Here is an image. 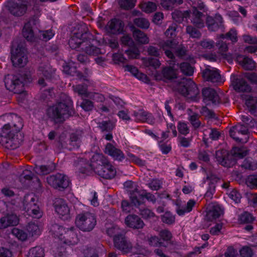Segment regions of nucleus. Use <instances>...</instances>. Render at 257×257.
<instances>
[{
	"label": "nucleus",
	"mask_w": 257,
	"mask_h": 257,
	"mask_svg": "<svg viewBox=\"0 0 257 257\" xmlns=\"http://www.w3.org/2000/svg\"><path fill=\"white\" fill-rule=\"evenodd\" d=\"M147 51L148 53V55L150 56H153L156 57H159L161 55L160 50L153 46H149L147 48Z\"/></svg>",
	"instance_id": "338daca9"
},
{
	"label": "nucleus",
	"mask_w": 257,
	"mask_h": 257,
	"mask_svg": "<svg viewBox=\"0 0 257 257\" xmlns=\"http://www.w3.org/2000/svg\"><path fill=\"white\" fill-rule=\"evenodd\" d=\"M113 240L114 246L123 253H127L131 251L133 248L132 244L126 239L123 233L116 236Z\"/></svg>",
	"instance_id": "f8f14e48"
},
{
	"label": "nucleus",
	"mask_w": 257,
	"mask_h": 257,
	"mask_svg": "<svg viewBox=\"0 0 257 257\" xmlns=\"http://www.w3.org/2000/svg\"><path fill=\"white\" fill-rule=\"evenodd\" d=\"M230 136L235 141L245 143L248 139V128L244 125L238 124L229 130Z\"/></svg>",
	"instance_id": "6e6552de"
},
{
	"label": "nucleus",
	"mask_w": 257,
	"mask_h": 257,
	"mask_svg": "<svg viewBox=\"0 0 257 257\" xmlns=\"http://www.w3.org/2000/svg\"><path fill=\"white\" fill-rule=\"evenodd\" d=\"M198 29L194 25H188L186 28V33L190 38L199 39L201 37L202 34Z\"/></svg>",
	"instance_id": "2f4dec72"
},
{
	"label": "nucleus",
	"mask_w": 257,
	"mask_h": 257,
	"mask_svg": "<svg viewBox=\"0 0 257 257\" xmlns=\"http://www.w3.org/2000/svg\"><path fill=\"white\" fill-rule=\"evenodd\" d=\"M202 76L204 80L213 83L222 82L221 77L218 70L209 66L203 70Z\"/></svg>",
	"instance_id": "9b49d317"
},
{
	"label": "nucleus",
	"mask_w": 257,
	"mask_h": 257,
	"mask_svg": "<svg viewBox=\"0 0 257 257\" xmlns=\"http://www.w3.org/2000/svg\"><path fill=\"white\" fill-rule=\"evenodd\" d=\"M180 69L184 75L187 76L192 75L194 73V67L187 62L181 63L180 64Z\"/></svg>",
	"instance_id": "a19ab883"
},
{
	"label": "nucleus",
	"mask_w": 257,
	"mask_h": 257,
	"mask_svg": "<svg viewBox=\"0 0 257 257\" xmlns=\"http://www.w3.org/2000/svg\"><path fill=\"white\" fill-rule=\"evenodd\" d=\"M85 41L73 34L69 40L68 44L72 49H75L80 47L81 49L82 43H84Z\"/></svg>",
	"instance_id": "58836bf2"
},
{
	"label": "nucleus",
	"mask_w": 257,
	"mask_h": 257,
	"mask_svg": "<svg viewBox=\"0 0 257 257\" xmlns=\"http://www.w3.org/2000/svg\"><path fill=\"white\" fill-rule=\"evenodd\" d=\"M75 165H80L81 167L80 171L82 173L85 174L90 170H94L98 174L106 179H110L113 178L116 174V171L110 164L107 159L103 155L96 154L93 156L92 163L89 164L87 160L82 158H78L74 162Z\"/></svg>",
	"instance_id": "f257e3e1"
},
{
	"label": "nucleus",
	"mask_w": 257,
	"mask_h": 257,
	"mask_svg": "<svg viewBox=\"0 0 257 257\" xmlns=\"http://www.w3.org/2000/svg\"><path fill=\"white\" fill-rule=\"evenodd\" d=\"M161 220L164 223L172 224L174 223L175 217L170 212L167 211L161 216Z\"/></svg>",
	"instance_id": "5fc2aeb1"
},
{
	"label": "nucleus",
	"mask_w": 257,
	"mask_h": 257,
	"mask_svg": "<svg viewBox=\"0 0 257 257\" xmlns=\"http://www.w3.org/2000/svg\"><path fill=\"white\" fill-rule=\"evenodd\" d=\"M232 84L234 90L237 92H248L251 90V87L246 80L236 75H232Z\"/></svg>",
	"instance_id": "f3484780"
},
{
	"label": "nucleus",
	"mask_w": 257,
	"mask_h": 257,
	"mask_svg": "<svg viewBox=\"0 0 257 257\" xmlns=\"http://www.w3.org/2000/svg\"><path fill=\"white\" fill-rule=\"evenodd\" d=\"M134 115L137 121L142 122L147 121L148 119L151 116V114L143 110H139L134 112Z\"/></svg>",
	"instance_id": "c03bdc74"
},
{
	"label": "nucleus",
	"mask_w": 257,
	"mask_h": 257,
	"mask_svg": "<svg viewBox=\"0 0 257 257\" xmlns=\"http://www.w3.org/2000/svg\"><path fill=\"white\" fill-rule=\"evenodd\" d=\"M75 230L74 227H71L65 231L63 238L65 244L74 245L78 242V238Z\"/></svg>",
	"instance_id": "393cba45"
},
{
	"label": "nucleus",
	"mask_w": 257,
	"mask_h": 257,
	"mask_svg": "<svg viewBox=\"0 0 257 257\" xmlns=\"http://www.w3.org/2000/svg\"><path fill=\"white\" fill-rule=\"evenodd\" d=\"M109 32L112 34H118L123 32L124 24L123 22L117 19H112L107 25Z\"/></svg>",
	"instance_id": "aec40b11"
},
{
	"label": "nucleus",
	"mask_w": 257,
	"mask_h": 257,
	"mask_svg": "<svg viewBox=\"0 0 257 257\" xmlns=\"http://www.w3.org/2000/svg\"><path fill=\"white\" fill-rule=\"evenodd\" d=\"M81 50L89 56H97L101 54L100 48L92 45L90 40H86L82 43Z\"/></svg>",
	"instance_id": "bb28decb"
},
{
	"label": "nucleus",
	"mask_w": 257,
	"mask_h": 257,
	"mask_svg": "<svg viewBox=\"0 0 257 257\" xmlns=\"http://www.w3.org/2000/svg\"><path fill=\"white\" fill-rule=\"evenodd\" d=\"M38 74L46 79H51L55 75L56 69L50 65L48 61L41 63L38 68Z\"/></svg>",
	"instance_id": "2eb2a0df"
},
{
	"label": "nucleus",
	"mask_w": 257,
	"mask_h": 257,
	"mask_svg": "<svg viewBox=\"0 0 257 257\" xmlns=\"http://www.w3.org/2000/svg\"><path fill=\"white\" fill-rule=\"evenodd\" d=\"M223 213V211L220 207L218 205H214L210 207L208 209L206 219L208 221H212L218 218Z\"/></svg>",
	"instance_id": "a878e982"
},
{
	"label": "nucleus",
	"mask_w": 257,
	"mask_h": 257,
	"mask_svg": "<svg viewBox=\"0 0 257 257\" xmlns=\"http://www.w3.org/2000/svg\"><path fill=\"white\" fill-rule=\"evenodd\" d=\"M105 153L112 157L115 160L118 161H121L124 158L122 152L110 143H107L106 145Z\"/></svg>",
	"instance_id": "b1692460"
},
{
	"label": "nucleus",
	"mask_w": 257,
	"mask_h": 257,
	"mask_svg": "<svg viewBox=\"0 0 257 257\" xmlns=\"http://www.w3.org/2000/svg\"><path fill=\"white\" fill-rule=\"evenodd\" d=\"M133 22L136 26L144 29H147L150 26L149 21L144 18H136L134 20Z\"/></svg>",
	"instance_id": "79ce46f5"
},
{
	"label": "nucleus",
	"mask_w": 257,
	"mask_h": 257,
	"mask_svg": "<svg viewBox=\"0 0 257 257\" xmlns=\"http://www.w3.org/2000/svg\"><path fill=\"white\" fill-rule=\"evenodd\" d=\"M199 45L204 49H211L214 47V42L212 40L203 39L199 42Z\"/></svg>",
	"instance_id": "0e129e2a"
},
{
	"label": "nucleus",
	"mask_w": 257,
	"mask_h": 257,
	"mask_svg": "<svg viewBox=\"0 0 257 257\" xmlns=\"http://www.w3.org/2000/svg\"><path fill=\"white\" fill-rule=\"evenodd\" d=\"M27 230L29 233L30 235L34 236L35 235H38L40 233V229L37 225L33 222L29 223L27 226Z\"/></svg>",
	"instance_id": "603ef678"
},
{
	"label": "nucleus",
	"mask_w": 257,
	"mask_h": 257,
	"mask_svg": "<svg viewBox=\"0 0 257 257\" xmlns=\"http://www.w3.org/2000/svg\"><path fill=\"white\" fill-rule=\"evenodd\" d=\"M125 53L127 55L130 59L137 58L140 54L139 49L136 46L129 48L125 51Z\"/></svg>",
	"instance_id": "6e6d98bb"
},
{
	"label": "nucleus",
	"mask_w": 257,
	"mask_h": 257,
	"mask_svg": "<svg viewBox=\"0 0 257 257\" xmlns=\"http://www.w3.org/2000/svg\"><path fill=\"white\" fill-rule=\"evenodd\" d=\"M162 72L164 78L167 79H173L177 77L176 71L171 67L164 68Z\"/></svg>",
	"instance_id": "37998d69"
},
{
	"label": "nucleus",
	"mask_w": 257,
	"mask_h": 257,
	"mask_svg": "<svg viewBox=\"0 0 257 257\" xmlns=\"http://www.w3.org/2000/svg\"><path fill=\"white\" fill-rule=\"evenodd\" d=\"M253 220V217L249 213L245 212L239 216V221L241 223H250Z\"/></svg>",
	"instance_id": "13d9d810"
},
{
	"label": "nucleus",
	"mask_w": 257,
	"mask_h": 257,
	"mask_svg": "<svg viewBox=\"0 0 257 257\" xmlns=\"http://www.w3.org/2000/svg\"><path fill=\"white\" fill-rule=\"evenodd\" d=\"M240 254L241 257H252L253 252L250 247L244 246L240 249Z\"/></svg>",
	"instance_id": "774afa93"
},
{
	"label": "nucleus",
	"mask_w": 257,
	"mask_h": 257,
	"mask_svg": "<svg viewBox=\"0 0 257 257\" xmlns=\"http://www.w3.org/2000/svg\"><path fill=\"white\" fill-rule=\"evenodd\" d=\"M133 37L137 42L141 44H148L149 42L147 35L143 31L135 28L133 31Z\"/></svg>",
	"instance_id": "7c9ffc66"
},
{
	"label": "nucleus",
	"mask_w": 257,
	"mask_h": 257,
	"mask_svg": "<svg viewBox=\"0 0 257 257\" xmlns=\"http://www.w3.org/2000/svg\"><path fill=\"white\" fill-rule=\"evenodd\" d=\"M12 119L11 122L6 124L2 128L1 136L9 138V140L15 143L16 147H17L20 142L18 140V134H16L22 128L23 124L22 118L15 114L11 115Z\"/></svg>",
	"instance_id": "7ed1b4c3"
},
{
	"label": "nucleus",
	"mask_w": 257,
	"mask_h": 257,
	"mask_svg": "<svg viewBox=\"0 0 257 257\" xmlns=\"http://www.w3.org/2000/svg\"><path fill=\"white\" fill-rule=\"evenodd\" d=\"M73 35L84 41L93 39V35L89 32L88 29L85 24L77 26L75 28Z\"/></svg>",
	"instance_id": "6ab92c4d"
},
{
	"label": "nucleus",
	"mask_w": 257,
	"mask_h": 257,
	"mask_svg": "<svg viewBox=\"0 0 257 257\" xmlns=\"http://www.w3.org/2000/svg\"><path fill=\"white\" fill-rule=\"evenodd\" d=\"M75 222L77 226L83 231L92 230L96 225L95 217L91 213H81L76 216Z\"/></svg>",
	"instance_id": "39448f33"
},
{
	"label": "nucleus",
	"mask_w": 257,
	"mask_h": 257,
	"mask_svg": "<svg viewBox=\"0 0 257 257\" xmlns=\"http://www.w3.org/2000/svg\"><path fill=\"white\" fill-rule=\"evenodd\" d=\"M178 91L188 100L197 101L198 99L199 90L196 84L191 79L181 82Z\"/></svg>",
	"instance_id": "20e7f679"
},
{
	"label": "nucleus",
	"mask_w": 257,
	"mask_h": 257,
	"mask_svg": "<svg viewBox=\"0 0 257 257\" xmlns=\"http://www.w3.org/2000/svg\"><path fill=\"white\" fill-rule=\"evenodd\" d=\"M236 60L245 70H252L255 67V63L251 58L243 56H238Z\"/></svg>",
	"instance_id": "c85d7f7f"
},
{
	"label": "nucleus",
	"mask_w": 257,
	"mask_h": 257,
	"mask_svg": "<svg viewBox=\"0 0 257 257\" xmlns=\"http://www.w3.org/2000/svg\"><path fill=\"white\" fill-rule=\"evenodd\" d=\"M47 183L55 189L62 190L67 188L69 185L68 177L66 175L57 173L47 178Z\"/></svg>",
	"instance_id": "0eeeda50"
},
{
	"label": "nucleus",
	"mask_w": 257,
	"mask_h": 257,
	"mask_svg": "<svg viewBox=\"0 0 257 257\" xmlns=\"http://www.w3.org/2000/svg\"><path fill=\"white\" fill-rule=\"evenodd\" d=\"M11 60L15 67H23L26 65L28 57L25 47L19 45L15 50L12 49Z\"/></svg>",
	"instance_id": "423d86ee"
},
{
	"label": "nucleus",
	"mask_w": 257,
	"mask_h": 257,
	"mask_svg": "<svg viewBox=\"0 0 257 257\" xmlns=\"http://www.w3.org/2000/svg\"><path fill=\"white\" fill-rule=\"evenodd\" d=\"M130 199L135 206H139L143 203V195L140 194L137 191L131 193Z\"/></svg>",
	"instance_id": "f704fd0d"
},
{
	"label": "nucleus",
	"mask_w": 257,
	"mask_h": 257,
	"mask_svg": "<svg viewBox=\"0 0 257 257\" xmlns=\"http://www.w3.org/2000/svg\"><path fill=\"white\" fill-rule=\"evenodd\" d=\"M98 127L101 129L102 132H110L114 128V124L111 120L102 121L99 122Z\"/></svg>",
	"instance_id": "09e8293b"
},
{
	"label": "nucleus",
	"mask_w": 257,
	"mask_h": 257,
	"mask_svg": "<svg viewBox=\"0 0 257 257\" xmlns=\"http://www.w3.org/2000/svg\"><path fill=\"white\" fill-rule=\"evenodd\" d=\"M106 232L109 236L113 237V238L122 234V230L117 225H115L106 226Z\"/></svg>",
	"instance_id": "4c0bfd02"
},
{
	"label": "nucleus",
	"mask_w": 257,
	"mask_h": 257,
	"mask_svg": "<svg viewBox=\"0 0 257 257\" xmlns=\"http://www.w3.org/2000/svg\"><path fill=\"white\" fill-rule=\"evenodd\" d=\"M28 257H44V249L38 246L33 247L29 250Z\"/></svg>",
	"instance_id": "de8ad7c7"
},
{
	"label": "nucleus",
	"mask_w": 257,
	"mask_h": 257,
	"mask_svg": "<svg viewBox=\"0 0 257 257\" xmlns=\"http://www.w3.org/2000/svg\"><path fill=\"white\" fill-rule=\"evenodd\" d=\"M191 12L192 14L191 23L195 27L200 29L202 28L204 26V18L205 17L203 12L196 10Z\"/></svg>",
	"instance_id": "cd10ccee"
},
{
	"label": "nucleus",
	"mask_w": 257,
	"mask_h": 257,
	"mask_svg": "<svg viewBox=\"0 0 257 257\" xmlns=\"http://www.w3.org/2000/svg\"><path fill=\"white\" fill-rule=\"evenodd\" d=\"M9 10L10 13L15 16H21L27 11V5L24 0H15L10 4Z\"/></svg>",
	"instance_id": "ddd939ff"
},
{
	"label": "nucleus",
	"mask_w": 257,
	"mask_h": 257,
	"mask_svg": "<svg viewBox=\"0 0 257 257\" xmlns=\"http://www.w3.org/2000/svg\"><path fill=\"white\" fill-rule=\"evenodd\" d=\"M141 8L146 13H152L157 9V6L155 3L151 2L145 3L141 5Z\"/></svg>",
	"instance_id": "864d4df0"
},
{
	"label": "nucleus",
	"mask_w": 257,
	"mask_h": 257,
	"mask_svg": "<svg viewBox=\"0 0 257 257\" xmlns=\"http://www.w3.org/2000/svg\"><path fill=\"white\" fill-rule=\"evenodd\" d=\"M177 46V43L173 39L167 40L160 44V48L164 52L165 55L172 61H174L175 56L173 53Z\"/></svg>",
	"instance_id": "4468645a"
},
{
	"label": "nucleus",
	"mask_w": 257,
	"mask_h": 257,
	"mask_svg": "<svg viewBox=\"0 0 257 257\" xmlns=\"http://www.w3.org/2000/svg\"><path fill=\"white\" fill-rule=\"evenodd\" d=\"M177 28L176 24H172L170 25L169 28L167 29L165 32V34L166 37L168 38H174L176 36V31Z\"/></svg>",
	"instance_id": "e2e57ef3"
},
{
	"label": "nucleus",
	"mask_w": 257,
	"mask_h": 257,
	"mask_svg": "<svg viewBox=\"0 0 257 257\" xmlns=\"http://www.w3.org/2000/svg\"><path fill=\"white\" fill-rule=\"evenodd\" d=\"M220 38L222 39L225 38L229 39L233 43L236 42L237 41V33L235 31L230 30L229 32L227 33L226 34H221Z\"/></svg>",
	"instance_id": "680f3d73"
},
{
	"label": "nucleus",
	"mask_w": 257,
	"mask_h": 257,
	"mask_svg": "<svg viewBox=\"0 0 257 257\" xmlns=\"http://www.w3.org/2000/svg\"><path fill=\"white\" fill-rule=\"evenodd\" d=\"M246 183L250 188H257V175L249 176L246 179Z\"/></svg>",
	"instance_id": "69168bd1"
},
{
	"label": "nucleus",
	"mask_w": 257,
	"mask_h": 257,
	"mask_svg": "<svg viewBox=\"0 0 257 257\" xmlns=\"http://www.w3.org/2000/svg\"><path fill=\"white\" fill-rule=\"evenodd\" d=\"M12 233L21 241H25L28 238V234L24 230L17 228L12 230Z\"/></svg>",
	"instance_id": "8fccbe9b"
},
{
	"label": "nucleus",
	"mask_w": 257,
	"mask_h": 257,
	"mask_svg": "<svg viewBox=\"0 0 257 257\" xmlns=\"http://www.w3.org/2000/svg\"><path fill=\"white\" fill-rule=\"evenodd\" d=\"M245 104L250 113L257 116V98L249 96L246 99Z\"/></svg>",
	"instance_id": "c756f323"
},
{
	"label": "nucleus",
	"mask_w": 257,
	"mask_h": 257,
	"mask_svg": "<svg viewBox=\"0 0 257 257\" xmlns=\"http://www.w3.org/2000/svg\"><path fill=\"white\" fill-rule=\"evenodd\" d=\"M242 121L247 124L250 128L257 130V121L249 115H242L241 116Z\"/></svg>",
	"instance_id": "a18cd8bd"
},
{
	"label": "nucleus",
	"mask_w": 257,
	"mask_h": 257,
	"mask_svg": "<svg viewBox=\"0 0 257 257\" xmlns=\"http://www.w3.org/2000/svg\"><path fill=\"white\" fill-rule=\"evenodd\" d=\"M36 199L34 196L28 195L25 197L24 200V204L25 207H27L28 210H29V207H32L36 206V203L35 202Z\"/></svg>",
	"instance_id": "052dcab7"
},
{
	"label": "nucleus",
	"mask_w": 257,
	"mask_h": 257,
	"mask_svg": "<svg viewBox=\"0 0 257 257\" xmlns=\"http://www.w3.org/2000/svg\"><path fill=\"white\" fill-rule=\"evenodd\" d=\"M215 158L217 162L224 167H230L235 164L233 155L226 150L217 151L215 153Z\"/></svg>",
	"instance_id": "1a4fd4ad"
},
{
	"label": "nucleus",
	"mask_w": 257,
	"mask_h": 257,
	"mask_svg": "<svg viewBox=\"0 0 257 257\" xmlns=\"http://www.w3.org/2000/svg\"><path fill=\"white\" fill-rule=\"evenodd\" d=\"M148 241L151 246L154 247L163 246V243L161 241L160 238L157 236H151L148 237Z\"/></svg>",
	"instance_id": "bf43d9fd"
},
{
	"label": "nucleus",
	"mask_w": 257,
	"mask_h": 257,
	"mask_svg": "<svg viewBox=\"0 0 257 257\" xmlns=\"http://www.w3.org/2000/svg\"><path fill=\"white\" fill-rule=\"evenodd\" d=\"M233 156L234 160L236 162V158H242L247 154V151L245 148L234 147L230 151Z\"/></svg>",
	"instance_id": "473e14b6"
},
{
	"label": "nucleus",
	"mask_w": 257,
	"mask_h": 257,
	"mask_svg": "<svg viewBox=\"0 0 257 257\" xmlns=\"http://www.w3.org/2000/svg\"><path fill=\"white\" fill-rule=\"evenodd\" d=\"M140 214L142 217L146 220L157 219L158 217L150 209L148 208H140Z\"/></svg>",
	"instance_id": "e433bc0d"
},
{
	"label": "nucleus",
	"mask_w": 257,
	"mask_h": 257,
	"mask_svg": "<svg viewBox=\"0 0 257 257\" xmlns=\"http://www.w3.org/2000/svg\"><path fill=\"white\" fill-rule=\"evenodd\" d=\"M124 222L128 227L133 229H142L145 226L144 221L138 215L136 214L127 215L125 218Z\"/></svg>",
	"instance_id": "a211bd4d"
},
{
	"label": "nucleus",
	"mask_w": 257,
	"mask_h": 257,
	"mask_svg": "<svg viewBox=\"0 0 257 257\" xmlns=\"http://www.w3.org/2000/svg\"><path fill=\"white\" fill-rule=\"evenodd\" d=\"M56 211L58 214L64 216L68 214L70 210L65 200L62 198H55L53 203Z\"/></svg>",
	"instance_id": "412c9836"
},
{
	"label": "nucleus",
	"mask_w": 257,
	"mask_h": 257,
	"mask_svg": "<svg viewBox=\"0 0 257 257\" xmlns=\"http://www.w3.org/2000/svg\"><path fill=\"white\" fill-rule=\"evenodd\" d=\"M23 35L28 41H33L34 34L30 23H26L23 29Z\"/></svg>",
	"instance_id": "72a5a7b5"
},
{
	"label": "nucleus",
	"mask_w": 257,
	"mask_h": 257,
	"mask_svg": "<svg viewBox=\"0 0 257 257\" xmlns=\"http://www.w3.org/2000/svg\"><path fill=\"white\" fill-rule=\"evenodd\" d=\"M202 94L203 101L205 103L211 102L213 104H218L220 102L219 96L216 91L213 88L206 87L202 89Z\"/></svg>",
	"instance_id": "dca6fc26"
},
{
	"label": "nucleus",
	"mask_w": 257,
	"mask_h": 257,
	"mask_svg": "<svg viewBox=\"0 0 257 257\" xmlns=\"http://www.w3.org/2000/svg\"><path fill=\"white\" fill-rule=\"evenodd\" d=\"M143 63L146 67H152L155 69L159 68L161 63L159 59L153 58H148L143 59Z\"/></svg>",
	"instance_id": "ea45409f"
},
{
	"label": "nucleus",
	"mask_w": 257,
	"mask_h": 257,
	"mask_svg": "<svg viewBox=\"0 0 257 257\" xmlns=\"http://www.w3.org/2000/svg\"><path fill=\"white\" fill-rule=\"evenodd\" d=\"M74 114L73 102L67 96L47 110L48 117L55 123H63L66 118Z\"/></svg>",
	"instance_id": "f03ea898"
},
{
	"label": "nucleus",
	"mask_w": 257,
	"mask_h": 257,
	"mask_svg": "<svg viewBox=\"0 0 257 257\" xmlns=\"http://www.w3.org/2000/svg\"><path fill=\"white\" fill-rule=\"evenodd\" d=\"M70 145L72 147L70 148V149L72 148L78 149L80 146V139L78 135L75 133H72L70 136Z\"/></svg>",
	"instance_id": "49530a36"
},
{
	"label": "nucleus",
	"mask_w": 257,
	"mask_h": 257,
	"mask_svg": "<svg viewBox=\"0 0 257 257\" xmlns=\"http://www.w3.org/2000/svg\"><path fill=\"white\" fill-rule=\"evenodd\" d=\"M119 5L121 8L128 10L135 6L134 0H119Z\"/></svg>",
	"instance_id": "4d7b16f0"
},
{
	"label": "nucleus",
	"mask_w": 257,
	"mask_h": 257,
	"mask_svg": "<svg viewBox=\"0 0 257 257\" xmlns=\"http://www.w3.org/2000/svg\"><path fill=\"white\" fill-rule=\"evenodd\" d=\"M55 165L54 163H51L48 165H42L36 167V171H39L42 175H47L55 170Z\"/></svg>",
	"instance_id": "c9c22d12"
},
{
	"label": "nucleus",
	"mask_w": 257,
	"mask_h": 257,
	"mask_svg": "<svg viewBox=\"0 0 257 257\" xmlns=\"http://www.w3.org/2000/svg\"><path fill=\"white\" fill-rule=\"evenodd\" d=\"M5 83L7 89L14 93L21 94L23 92L24 84L17 77L8 75L5 77Z\"/></svg>",
	"instance_id": "9d476101"
},
{
	"label": "nucleus",
	"mask_w": 257,
	"mask_h": 257,
	"mask_svg": "<svg viewBox=\"0 0 257 257\" xmlns=\"http://www.w3.org/2000/svg\"><path fill=\"white\" fill-rule=\"evenodd\" d=\"M195 10L196 11H201L204 13L206 12L207 9L202 1L196 0L192 4L191 11H195Z\"/></svg>",
	"instance_id": "3c124183"
},
{
	"label": "nucleus",
	"mask_w": 257,
	"mask_h": 257,
	"mask_svg": "<svg viewBox=\"0 0 257 257\" xmlns=\"http://www.w3.org/2000/svg\"><path fill=\"white\" fill-rule=\"evenodd\" d=\"M222 18L219 15H216L214 17L208 16L206 18V25L208 29L211 31H217L222 26Z\"/></svg>",
	"instance_id": "5701e85b"
},
{
	"label": "nucleus",
	"mask_w": 257,
	"mask_h": 257,
	"mask_svg": "<svg viewBox=\"0 0 257 257\" xmlns=\"http://www.w3.org/2000/svg\"><path fill=\"white\" fill-rule=\"evenodd\" d=\"M19 219L14 214H8L0 219V229L6 228L9 226H15L18 224Z\"/></svg>",
	"instance_id": "4be33fe9"
}]
</instances>
